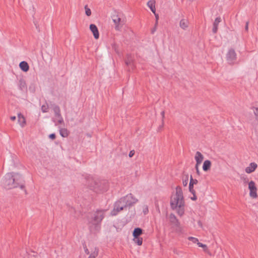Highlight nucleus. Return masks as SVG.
<instances>
[{
	"label": "nucleus",
	"instance_id": "c9c22d12",
	"mask_svg": "<svg viewBox=\"0 0 258 258\" xmlns=\"http://www.w3.org/2000/svg\"><path fill=\"white\" fill-rule=\"evenodd\" d=\"M49 138L51 140H54L56 138L55 134L54 133L50 134Z\"/></svg>",
	"mask_w": 258,
	"mask_h": 258
},
{
	"label": "nucleus",
	"instance_id": "412c9836",
	"mask_svg": "<svg viewBox=\"0 0 258 258\" xmlns=\"http://www.w3.org/2000/svg\"><path fill=\"white\" fill-rule=\"evenodd\" d=\"M143 230L140 228H136L134 229L133 235L134 238H137V237H140V236L142 234Z\"/></svg>",
	"mask_w": 258,
	"mask_h": 258
},
{
	"label": "nucleus",
	"instance_id": "72a5a7b5",
	"mask_svg": "<svg viewBox=\"0 0 258 258\" xmlns=\"http://www.w3.org/2000/svg\"><path fill=\"white\" fill-rule=\"evenodd\" d=\"M149 212V210H148V207L147 206H145L144 207H143V212L144 213V214L145 215H146Z\"/></svg>",
	"mask_w": 258,
	"mask_h": 258
},
{
	"label": "nucleus",
	"instance_id": "a878e982",
	"mask_svg": "<svg viewBox=\"0 0 258 258\" xmlns=\"http://www.w3.org/2000/svg\"><path fill=\"white\" fill-rule=\"evenodd\" d=\"M134 241L135 243H137L138 245H141L143 243V238L140 237L137 238L134 237Z\"/></svg>",
	"mask_w": 258,
	"mask_h": 258
},
{
	"label": "nucleus",
	"instance_id": "9b49d317",
	"mask_svg": "<svg viewBox=\"0 0 258 258\" xmlns=\"http://www.w3.org/2000/svg\"><path fill=\"white\" fill-rule=\"evenodd\" d=\"M18 87L20 90L23 92H26L27 90V87L25 81L23 79H20L18 82Z\"/></svg>",
	"mask_w": 258,
	"mask_h": 258
},
{
	"label": "nucleus",
	"instance_id": "79ce46f5",
	"mask_svg": "<svg viewBox=\"0 0 258 258\" xmlns=\"http://www.w3.org/2000/svg\"><path fill=\"white\" fill-rule=\"evenodd\" d=\"M134 154V151H130V152L129 153V156L130 157H132L133 156Z\"/></svg>",
	"mask_w": 258,
	"mask_h": 258
},
{
	"label": "nucleus",
	"instance_id": "7c9ffc66",
	"mask_svg": "<svg viewBox=\"0 0 258 258\" xmlns=\"http://www.w3.org/2000/svg\"><path fill=\"white\" fill-rule=\"evenodd\" d=\"M256 120L258 121V107L252 108Z\"/></svg>",
	"mask_w": 258,
	"mask_h": 258
},
{
	"label": "nucleus",
	"instance_id": "c03bdc74",
	"mask_svg": "<svg viewBox=\"0 0 258 258\" xmlns=\"http://www.w3.org/2000/svg\"><path fill=\"white\" fill-rule=\"evenodd\" d=\"M198 224L199 226V227H200L201 228L202 227V223L201 221H198Z\"/></svg>",
	"mask_w": 258,
	"mask_h": 258
},
{
	"label": "nucleus",
	"instance_id": "37998d69",
	"mask_svg": "<svg viewBox=\"0 0 258 258\" xmlns=\"http://www.w3.org/2000/svg\"><path fill=\"white\" fill-rule=\"evenodd\" d=\"M155 17H156V25L157 24V21H158V18H159V16H158V14H156L155 13Z\"/></svg>",
	"mask_w": 258,
	"mask_h": 258
},
{
	"label": "nucleus",
	"instance_id": "bb28decb",
	"mask_svg": "<svg viewBox=\"0 0 258 258\" xmlns=\"http://www.w3.org/2000/svg\"><path fill=\"white\" fill-rule=\"evenodd\" d=\"M48 105L47 103L41 106V111L43 112H44V113L47 112H48Z\"/></svg>",
	"mask_w": 258,
	"mask_h": 258
},
{
	"label": "nucleus",
	"instance_id": "dca6fc26",
	"mask_svg": "<svg viewBox=\"0 0 258 258\" xmlns=\"http://www.w3.org/2000/svg\"><path fill=\"white\" fill-rule=\"evenodd\" d=\"M221 18L220 17H217L215 20L214 23H213V27L212 29V31L214 33H216L217 32L218 30V27L219 23L221 22Z\"/></svg>",
	"mask_w": 258,
	"mask_h": 258
},
{
	"label": "nucleus",
	"instance_id": "ea45409f",
	"mask_svg": "<svg viewBox=\"0 0 258 258\" xmlns=\"http://www.w3.org/2000/svg\"><path fill=\"white\" fill-rule=\"evenodd\" d=\"M193 195V197L191 198V199L193 201H195L196 200H197V198L196 196V193L194 194H192Z\"/></svg>",
	"mask_w": 258,
	"mask_h": 258
},
{
	"label": "nucleus",
	"instance_id": "a19ab883",
	"mask_svg": "<svg viewBox=\"0 0 258 258\" xmlns=\"http://www.w3.org/2000/svg\"><path fill=\"white\" fill-rule=\"evenodd\" d=\"M156 25L155 24V26L154 27V28L151 30V33L152 34H154V33L155 32V31L156 30Z\"/></svg>",
	"mask_w": 258,
	"mask_h": 258
},
{
	"label": "nucleus",
	"instance_id": "f03ea898",
	"mask_svg": "<svg viewBox=\"0 0 258 258\" xmlns=\"http://www.w3.org/2000/svg\"><path fill=\"white\" fill-rule=\"evenodd\" d=\"M2 183L4 187L8 189L18 187L23 189L24 187L23 178L21 175L18 173L6 174Z\"/></svg>",
	"mask_w": 258,
	"mask_h": 258
},
{
	"label": "nucleus",
	"instance_id": "c85d7f7f",
	"mask_svg": "<svg viewBox=\"0 0 258 258\" xmlns=\"http://www.w3.org/2000/svg\"><path fill=\"white\" fill-rule=\"evenodd\" d=\"M188 239L189 240V241H191V242H192L194 243H197L198 244V242H200L199 241V240L198 238H196V237H189L188 238Z\"/></svg>",
	"mask_w": 258,
	"mask_h": 258
},
{
	"label": "nucleus",
	"instance_id": "473e14b6",
	"mask_svg": "<svg viewBox=\"0 0 258 258\" xmlns=\"http://www.w3.org/2000/svg\"><path fill=\"white\" fill-rule=\"evenodd\" d=\"M198 245L199 246V247H203L205 251L207 250V246L206 244H204L201 242H198Z\"/></svg>",
	"mask_w": 258,
	"mask_h": 258
},
{
	"label": "nucleus",
	"instance_id": "e433bc0d",
	"mask_svg": "<svg viewBox=\"0 0 258 258\" xmlns=\"http://www.w3.org/2000/svg\"><path fill=\"white\" fill-rule=\"evenodd\" d=\"M63 122H64V121H63V119L62 117H60V118H58V120H57V123L58 124L63 123Z\"/></svg>",
	"mask_w": 258,
	"mask_h": 258
},
{
	"label": "nucleus",
	"instance_id": "a211bd4d",
	"mask_svg": "<svg viewBox=\"0 0 258 258\" xmlns=\"http://www.w3.org/2000/svg\"><path fill=\"white\" fill-rule=\"evenodd\" d=\"M19 67L23 71L26 72L29 69V66L26 61H21L19 64Z\"/></svg>",
	"mask_w": 258,
	"mask_h": 258
},
{
	"label": "nucleus",
	"instance_id": "2eb2a0df",
	"mask_svg": "<svg viewBox=\"0 0 258 258\" xmlns=\"http://www.w3.org/2000/svg\"><path fill=\"white\" fill-rule=\"evenodd\" d=\"M52 109L54 113L55 116L58 119L60 117H62L61 113H60V109L59 107L57 105H53Z\"/></svg>",
	"mask_w": 258,
	"mask_h": 258
},
{
	"label": "nucleus",
	"instance_id": "6ab92c4d",
	"mask_svg": "<svg viewBox=\"0 0 258 258\" xmlns=\"http://www.w3.org/2000/svg\"><path fill=\"white\" fill-rule=\"evenodd\" d=\"M18 122L22 127H24L26 124V119L24 116L21 114H18Z\"/></svg>",
	"mask_w": 258,
	"mask_h": 258
},
{
	"label": "nucleus",
	"instance_id": "5701e85b",
	"mask_svg": "<svg viewBox=\"0 0 258 258\" xmlns=\"http://www.w3.org/2000/svg\"><path fill=\"white\" fill-rule=\"evenodd\" d=\"M125 64L127 66H131V68L133 67V59L131 55H127V58L125 60Z\"/></svg>",
	"mask_w": 258,
	"mask_h": 258
},
{
	"label": "nucleus",
	"instance_id": "39448f33",
	"mask_svg": "<svg viewBox=\"0 0 258 258\" xmlns=\"http://www.w3.org/2000/svg\"><path fill=\"white\" fill-rule=\"evenodd\" d=\"M126 208L127 207L126 206L124 200H123V197H122L115 203L114 209L111 212V215L112 216H115L118 212L126 209Z\"/></svg>",
	"mask_w": 258,
	"mask_h": 258
},
{
	"label": "nucleus",
	"instance_id": "9d476101",
	"mask_svg": "<svg viewBox=\"0 0 258 258\" xmlns=\"http://www.w3.org/2000/svg\"><path fill=\"white\" fill-rule=\"evenodd\" d=\"M169 221L175 227H179L180 222L177 219L176 217L173 214H171L169 215Z\"/></svg>",
	"mask_w": 258,
	"mask_h": 258
},
{
	"label": "nucleus",
	"instance_id": "aec40b11",
	"mask_svg": "<svg viewBox=\"0 0 258 258\" xmlns=\"http://www.w3.org/2000/svg\"><path fill=\"white\" fill-rule=\"evenodd\" d=\"M211 166V162L209 160H206L204 162L203 169L204 171H208Z\"/></svg>",
	"mask_w": 258,
	"mask_h": 258
},
{
	"label": "nucleus",
	"instance_id": "f8f14e48",
	"mask_svg": "<svg viewBox=\"0 0 258 258\" xmlns=\"http://www.w3.org/2000/svg\"><path fill=\"white\" fill-rule=\"evenodd\" d=\"M90 29L92 32L94 38L98 39L99 37V33L97 26L95 24H92L90 25Z\"/></svg>",
	"mask_w": 258,
	"mask_h": 258
},
{
	"label": "nucleus",
	"instance_id": "58836bf2",
	"mask_svg": "<svg viewBox=\"0 0 258 258\" xmlns=\"http://www.w3.org/2000/svg\"><path fill=\"white\" fill-rule=\"evenodd\" d=\"M84 250H85V252L87 254H89V251L88 250V249L87 248L86 246H85L84 247Z\"/></svg>",
	"mask_w": 258,
	"mask_h": 258
},
{
	"label": "nucleus",
	"instance_id": "1a4fd4ad",
	"mask_svg": "<svg viewBox=\"0 0 258 258\" xmlns=\"http://www.w3.org/2000/svg\"><path fill=\"white\" fill-rule=\"evenodd\" d=\"M248 189H249V196L251 198L255 199L257 197V188L253 181H250L248 183Z\"/></svg>",
	"mask_w": 258,
	"mask_h": 258
},
{
	"label": "nucleus",
	"instance_id": "a18cd8bd",
	"mask_svg": "<svg viewBox=\"0 0 258 258\" xmlns=\"http://www.w3.org/2000/svg\"><path fill=\"white\" fill-rule=\"evenodd\" d=\"M248 22H247L246 23V25H245V29L246 31L248 30Z\"/></svg>",
	"mask_w": 258,
	"mask_h": 258
},
{
	"label": "nucleus",
	"instance_id": "4468645a",
	"mask_svg": "<svg viewBox=\"0 0 258 258\" xmlns=\"http://www.w3.org/2000/svg\"><path fill=\"white\" fill-rule=\"evenodd\" d=\"M257 167V165L255 163L252 162L250 163L248 166L246 167L245 171L247 173H251L254 171Z\"/></svg>",
	"mask_w": 258,
	"mask_h": 258
},
{
	"label": "nucleus",
	"instance_id": "20e7f679",
	"mask_svg": "<svg viewBox=\"0 0 258 258\" xmlns=\"http://www.w3.org/2000/svg\"><path fill=\"white\" fill-rule=\"evenodd\" d=\"M91 189L96 192H103L107 190L108 183L104 180H97L93 181V184L90 185Z\"/></svg>",
	"mask_w": 258,
	"mask_h": 258
},
{
	"label": "nucleus",
	"instance_id": "cd10ccee",
	"mask_svg": "<svg viewBox=\"0 0 258 258\" xmlns=\"http://www.w3.org/2000/svg\"><path fill=\"white\" fill-rule=\"evenodd\" d=\"M189 191L192 194H195L196 191L194 189V184H192V182H189Z\"/></svg>",
	"mask_w": 258,
	"mask_h": 258
},
{
	"label": "nucleus",
	"instance_id": "4be33fe9",
	"mask_svg": "<svg viewBox=\"0 0 258 258\" xmlns=\"http://www.w3.org/2000/svg\"><path fill=\"white\" fill-rule=\"evenodd\" d=\"M59 134L63 138H66L69 135V132L66 128H59Z\"/></svg>",
	"mask_w": 258,
	"mask_h": 258
},
{
	"label": "nucleus",
	"instance_id": "8fccbe9b",
	"mask_svg": "<svg viewBox=\"0 0 258 258\" xmlns=\"http://www.w3.org/2000/svg\"><path fill=\"white\" fill-rule=\"evenodd\" d=\"M247 181H248V179L245 180V182H246Z\"/></svg>",
	"mask_w": 258,
	"mask_h": 258
},
{
	"label": "nucleus",
	"instance_id": "49530a36",
	"mask_svg": "<svg viewBox=\"0 0 258 258\" xmlns=\"http://www.w3.org/2000/svg\"><path fill=\"white\" fill-rule=\"evenodd\" d=\"M10 118L12 120L14 121L16 119V117L15 116H11Z\"/></svg>",
	"mask_w": 258,
	"mask_h": 258
},
{
	"label": "nucleus",
	"instance_id": "6e6552de",
	"mask_svg": "<svg viewBox=\"0 0 258 258\" xmlns=\"http://www.w3.org/2000/svg\"><path fill=\"white\" fill-rule=\"evenodd\" d=\"M237 55L235 51L232 49H230L226 54V59L228 63L232 64H234L235 61L236 60Z\"/></svg>",
	"mask_w": 258,
	"mask_h": 258
},
{
	"label": "nucleus",
	"instance_id": "f257e3e1",
	"mask_svg": "<svg viewBox=\"0 0 258 258\" xmlns=\"http://www.w3.org/2000/svg\"><path fill=\"white\" fill-rule=\"evenodd\" d=\"M170 206L172 210H176L179 216L182 217L184 215L185 203L181 187L177 186L176 187L175 194L171 198Z\"/></svg>",
	"mask_w": 258,
	"mask_h": 258
},
{
	"label": "nucleus",
	"instance_id": "ddd939ff",
	"mask_svg": "<svg viewBox=\"0 0 258 258\" xmlns=\"http://www.w3.org/2000/svg\"><path fill=\"white\" fill-rule=\"evenodd\" d=\"M195 158L196 161V167H197V166L203 161L204 159V156L201 152L197 151L196 153Z\"/></svg>",
	"mask_w": 258,
	"mask_h": 258
},
{
	"label": "nucleus",
	"instance_id": "f3484780",
	"mask_svg": "<svg viewBox=\"0 0 258 258\" xmlns=\"http://www.w3.org/2000/svg\"><path fill=\"white\" fill-rule=\"evenodd\" d=\"M188 21L185 19H182L179 22L180 27L183 30H186L188 27Z\"/></svg>",
	"mask_w": 258,
	"mask_h": 258
},
{
	"label": "nucleus",
	"instance_id": "f704fd0d",
	"mask_svg": "<svg viewBox=\"0 0 258 258\" xmlns=\"http://www.w3.org/2000/svg\"><path fill=\"white\" fill-rule=\"evenodd\" d=\"M189 182H192V184L194 185V184H196L198 181L197 179H193L192 176L191 175Z\"/></svg>",
	"mask_w": 258,
	"mask_h": 258
},
{
	"label": "nucleus",
	"instance_id": "423d86ee",
	"mask_svg": "<svg viewBox=\"0 0 258 258\" xmlns=\"http://www.w3.org/2000/svg\"><path fill=\"white\" fill-rule=\"evenodd\" d=\"M113 22L115 24V29L116 30L119 31L125 23V21L120 15H113L112 16Z\"/></svg>",
	"mask_w": 258,
	"mask_h": 258
},
{
	"label": "nucleus",
	"instance_id": "09e8293b",
	"mask_svg": "<svg viewBox=\"0 0 258 258\" xmlns=\"http://www.w3.org/2000/svg\"><path fill=\"white\" fill-rule=\"evenodd\" d=\"M87 136H88V137H91V136H90V135H87Z\"/></svg>",
	"mask_w": 258,
	"mask_h": 258
},
{
	"label": "nucleus",
	"instance_id": "b1692460",
	"mask_svg": "<svg viewBox=\"0 0 258 258\" xmlns=\"http://www.w3.org/2000/svg\"><path fill=\"white\" fill-rule=\"evenodd\" d=\"M147 6L149 7L151 11L155 14L156 12V9H155V2L153 1H149L147 3Z\"/></svg>",
	"mask_w": 258,
	"mask_h": 258
},
{
	"label": "nucleus",
	"instance_id": "4c0bfd02",
	"mask_svg": "<svg viewBox=\"0 0 258 258\" xmlns=\"http://www.w3.org/2000/svg\"><path fill=\"white\" fill-rule=\"evenodd\" d=\"M161 114L162 115V126L163 125V119L164 118V115H165V111H162L161 112Z\"/></svg>",
	"mask_w": 258,
	"mask_h": 258
},
{
	"label": "nucleus",
	"instance_id": "0eeeda50",
	"mask_svg": "<svg viewBox=\"0 0 258 258\" xmlns=\"http://www.w3.org/2000/svg\"><path fill=\"white\" fill-rule=\"evenodd\" d=\"M123 200H124L127 208H130L138 202V200L132 194H127L123 197Z\"/></svg>",
	"mask_w": 258,
	"mask_h": 258
},
{
	"label": "nucleus",
	"instance_id": "7ed1b4c3",
	"mask_svg": "<svg viewBox=\"0 0 258 258\" xmlns=\"http://www.w3.org/2000/svg\"><path fill=\"white\" fill-rule=\"evenodd\" d=\"M105 210H97L88 216L87 220L90 230L91 232L98 231L100 229V224L104 217Z\"/></svg>",
	"mask_w": 258,
	"mask_h": 258
},
{
	"label": "nucleus",
	"instance_id": "2f4dec72",
	"mask_svg": "<svg viewBox=\"0 0 258 258\" xmlns=\"http://www.w3.org/2000/svg\"><path fill=\"white\" fill-rule=\"evenodd\" d=\"M188 182V176H186L185 178L183 179L182 180V184L184 186H186Z\"/></svg>",
	"mask_w": 258,
	"mask_h": 258
},
{
	"label": "nucleus",
	"instance_id": "c756f323",
	"mask_svg": "<svg viewBox=\"0 0 258 258\" xmlns=\"http://www.w3.org/2000/svg\"><path fill=\"white\" fill-rule=\"evenodd\" d=\"M85 14L87 16H90L91 15V10L88 7L87 5L85 6Z\"/></svg>",
	"mask_w": 258,
	"mask_h": 258
},
{
	"label": "nucleus",
	"instance_id": "de8ad7c7",
	"mask_svg": "<svg viewBox=\"0 0 258 258\" xmlns=\"http://www.w3.org/2000/svg\"><path fill=\"white\" fill-rule=\"evenodd\" d=\"M196 170H197V173L198 174H199V169H198V166H197V167H196Z\"/></svg>",
	"mask_w": 258,
	"mask_h": 258
},
{
	"label": "nucleus",
	"instance_id": "393cba45",
	"mask_svg": "<svg viewBox=\"0 0 258 258\" xmlns=\"http://www.w3.org/2000/svg\"><path fill=\"white\" fill-rule=\"evenodd\" d=\"M99 249L98 248L95 247L94 251L92 252L88 258H96L98 254Z\"/></svg>",
	"mask_w": 258,
	"mask_h": 258
}]
</instances>
